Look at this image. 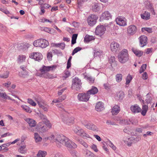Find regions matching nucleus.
Here are the masks:
<instances>
[{
	"instance_id": "1",
	"label": "nucleus",
	"mask_w": 157,
	"mask_h": 157,
	"mask_svg": "<svg viewBox=\"0 0 157 157\" xmlns=\"http://www.w3.org/2000/svg\"><path fill=\"white\" fill-rule=\"evenodd\" d=\"M50 138L51 139L54 140V141L56 142L57 146L59 147H61V144H63L70 148L75 149L77 147V145L74 142L63 135H57L55 136L52 135Z\"/></svg>"
},
{
	"instance_id": "2",
	"label": "nucleus",
	"mask_w": 157,
	"mask_h": 157,
	"mask_svg": "<svg viewBox=\"0 0 157 157\" xmlns=\"http://www.w3.org/2000/svg\"><path fill=\"white\" fill-rule=\"evenodd\" d=\"M52 124L48 120L39 122L35 128L36 131L41 133L44 132L48 130V128H51Z\"/></svg>"
},
{
	"instance_id": "3",
	"label": "nucleus",
	"mask_w": 157,
	"mask_h": 157,
	"mask_svg": "<svg viewBox=\"0 0 157 157\" xmlns=\"http://www.w3.org/2000/svg\"><path fill=\"white\" fill-rule=\"evenodd\" d=\"M118 57L119 61L122 63L126 62L129 59L128 50L124 49L119 54Z\"/></svg>"
},
{
	"instance_id": "4",
	"label": "nucleus",
	"mask_w": 157,
	"mask_h": 157,
	"mask_svg": "<svg viewBox=\"0 0 157 157\" xmlns=\"http://www.w3.org/2000/svg\"><path fill=\"white\" fill-rule=\"evenodd\" d=\"M54 67V66L46 67L44 65L42 68L40 69V71L42 74H44V77L45 78H52V75L49 73H48L47 72L50 70H52Z\"/></svg>"
},
{
	"instance_id": "5",
	"label": "nucleus",
	"mask_w": 157,
	"mask_h": 157,
	"mask_svg": "<svg viewBox=\"0 0 157 157\" xmlns=\"http://www.w3.org/2000/svg\"><path fill=\"white\" fill-rule=\"evenodd\" d=\"M33 44L36 47H40L44 48L49 45V43L45 39H40L35 40L33 43Z\"/></svg>"
},
{
	"instance_id": "6",
	"label": "nucleus",
	"mask_w": 157,
	"mask_h": 157,
	"mask_svg": "<svg viewBox=\"0 0 157 157\" xmlns=\"http://www.w3.org/2000/svg\"><path fill=\"white\" fill-rule=\"evenodd\" d=\"M73 131L77 135L82 137L83 138H90L89 136L85 133L83 129L78 126L73 127Z\"/></svg>"
},
{
	"instance_id": "7",
	"label": "nucleus",
	"mask_w": 157,
	"mask_h": 157,
	"mask_svg": "<svg viewBox=\"0 0 157 157\" xmlns=\"http://www.w3.org/2000/svg\"><path fill=\"white\" fill-rule=\"evenodd\" d=\"M35 100L37 102L39 107L42 108L44 111L47 112L49 108L48 105H47L44 101L41 98L36 96L35 98Z\"/></svg>"
},
{
	"instance_id": "8",
	"label": "nucleus",
	"mask_w": 157,
	"mask_h": 157,
	"mask_svg": "<svg viewBox=\"0 0 157 157\" xmlns=\"http://www.w3.org/2000/svg\"><path fill=\"white\" fill-rule=\"evenodd\" d=\"M61 118L63 121L67 125H70L74 123V118L72 117L63 114L61 115Z\"/></svg>"
},
{
	"instance_id": "9",
	"label": "nucleus",
	"mask_w": 157,
	"mask_h": 157,
	"mask_svg": "<svg viewBox=\"0 0 157 157\" xmlns=\"http://www.w3.org/2000/svg\"><path fill=\"white\" fill-rule=\"evenodd\" d=\"M81 81L78 78L75 77L73 80L72 87L73 89L78 90L81 87Z\"/></svg>"
},
{
	"instance_id": "10",
	"label": "nucleus",
	"mask_w": 157,
	"mask_h": 157,
	"mask_svg": "<svg viewBox=\"0 0 157 157\" xmlns=\"http://www.w3.org/2000/svg\"><path fill=\"white\" fill-rule=\"evenodd\" d=\"M98 18V16L95 15L91 14L89 16L87 20L88 24L90 26L94 25L96 24Z\"/></svg>"
},
{
	"instance_id": "11",
	"label": "nucleus",
	"mask_w": 157,
	"mask_h": 157,
	"mask_svg": "<svg viewBox=\"0 0 157 157\" xmlns=\"http://www.w3.org/2000/svg\"><path fill=\"white\" fill-rule=\"evenodd\" d=\"M117 24L121 26H124L127 25L126 20L122 16H118L116 19Z\"/></svg>"
},
{
	"instance_id": "12",
	"label": "nucleus",
	"mask_w": 157,
	"mask_h": 157,
	"mask_svg": "<svg viewBox=\"0 0 157 157\" xmlns=\"http://www.w3.org/2000/svg\"><path fill=\"white\" fill-rule=\"evenodd\" d=\"M90 98V95L86 93H81L78 95V98L79 101H87Z\"/></svg>"
},
{
	"instance_id": "13",
	"label": "nucleus",
	"mask_w": 157,
	"mask_h": 157,
	"mask_svg": "<svg viewBox=\"0 0 157 157\" xmlns=\"http://www.w3.org/2000/svg\"><path fill=\"white\" fill-rule=\"evenodd\" d=\"M106 29L105 27L103 25H98L97 26L95 30V34L96 35L101 36L105 33Z\"/></svg>"
},
{
	"instance_id": "14",
	"label": "nucleus",
	"mask_w": 157,
	"mask_h": 157,
	"mask_svg": "<svg viewBox=\"0 0 157 157\" xmlns=\"http://www.w3.org/2000/svg\"><path fill=\"white\" fill-rule=\"evenodd\" d=\"M29 57L36 61H39L42 59V56L41 53L39 52H33L30 54Z\"/></svg>"
},
{
	"instance_id": "15",
	"label": "nucleus",
	"mask_w": 157,
	"mask_h": 157,
	"mask_svg": "<svg viewBox=\"0 0 157 157\" xmlns=\"http://www.w3.org/2000/svg\"><path fill=\"white\" fill-rule=\"evenodd\" d=\"M83 124L87 129L93 131H98V128L92 123H88L87 124Z\"/></svg>"
},
{
	"instance_id": "16",
	"label": "nucleus",
	"mask_w": 157,
	"mask_h": 157,
	"mask_svg": "<svg viewBox=\"0 0 157 157\" xmlns=\"http://www.w3.org/2000/svg\"><path fill=\"white\" fill-rule=\"evenodd\" d=\"M136 31L137 28L134 25H132L129 26L127 28L128 33L131 35H132L135 34L136 32Z\"/></svg>"
},
{
	"instance_id": "17",
	"label": "nucleus",
	"mask_w": 157,
	"mask_h": 157,
	"mask_svg": "<svg viewBox=\"0 0 157 157\" xmlns=\"http://www.w3.org/2000/svg\"><path fill=\"white\" fill-rule=\"evenodd\" d=\"M112 16L110 13L108 11H105L103 13L100 18L102 20H109L111 19Z\"/></svg>"
},
{
	"instance_id": "18",
	"label": "nucleus",
	"mask_w": 157,
	"mask_h": 157,
	"mask_svg": "<svg viewBox=\"0 0 157 157\" xmlns=\"http://www.w3.org/2000/svg\"><path fill=\"white\" fill-rule=\"evenodd\" d=\"M131 111L134 113H138L141 111V109L137 105H132L130 107Z\"/></svg>"
},
{
	"instance_id": "19",
	"label": "nucleus",
	"mask_w": 157,
	"mask_h": 157,
	"mask_svg": "<svg viewBox=\"0 0 157 157\" xmlns=\"http://www.w3.org/2000/svg\"><path fill=\"white\" fill-rule=\"evenodd\" d=\"M139 39L141 47H143L146 45L147 40V36L144 35L142 36L139 37Z\"/></svg>"
},
{
	"instance_id": "20",
	"label": "nucleus",
	"mask_w": 157,
	"mask_h": 157,
	"mask_svg": "<svg viewBox=\"0 0 157 157\" xmlns=\"http://www.w3.org/2000/svg\"><path fill=\"white\" fill-rule=\"evenodd\" d=\"M111 50L112 51L116 52L118 50L119 47V44L113 41L110 44Z\"/></svg>"
},
{
	"instance_id": "21",
	"label": "nucleus",
	"mask_w": 157,
	"mask_h": 157,
	"mask_svg": "<svg viewBox=\"0 0 157 157\" xmlns=\"http://www.w3.org/2000/svg\"><path fill=\"white\" fill-rule=\"evenodd\" d=\"M2 90L0 89V100L2 101L3 99H9L13 101H15V100L12 99L10 97L6 95L5 93H2Z\"/></svg>"
},
{
	"instance_id": "22",
	"label": "nucleus",
	"mask_w": 157,
	"mask_h": 157,
	"mask_svg": "<svg viewBox=\"0 0 157 157\" xmlns=\"http://www.w3.org/2000/svg\"><path fill=\"white\" fill-rule=\"evenodd\" d=\"M104 109L103 103L100 101L97 103L95 106V109L97 111H101L104 110Z\"/></svg>"
},
{
	"instance_id": "23",
	"label": "nucleus",
	"mask_w": 157,
	"mask_h": 157,
	"mask_svg": "<svg viewBox=\"0 0 157 157\" xmlns=\"http://www.w3.org/2000/svg\"><path fill=\"white\" fill-rule=\"evenodd\" d=\"M134 139L133 137L130 138H124L123 139V141L128 146H131L133 141Z\"/></svg>"
},
{
	"instance_id": "24",
	"label": "nucleus",
	"mask_w": 157,
	"mask_h": 157,
	"mask_svg": "<svg viewBox=\"0 0 157 157\" xmlns=\"http://www.w3.org/2000/svg\"><path fill=\"white\" fill-rule=\"evenodd\" d=\"M25 121L28 123L30 127H34L36 124V122L33 119L28 118L25 120Z\"/></svg>"
},
{
	"instance_id": "25",
	"label": "nucleus",
	"mask_w": 157,
	"mask_h": 157,
	"mask_svg": "<svg viewBox=\"0 0 157 157\" xmlns=\"http://www.w3.org/2000/svg\"><path fill=\"white\" fill-rule=\"evenodd\" d=\"M120 107L117 105H115L113 108L111 112L113 115H117L120 111Z\"/></svg>"
},
{
	"instance_id": "26",
	"label": "nucleus",
	"mask_w": 157,
	"mask_h": 157,
	"mask_svg": "<svg viewBox=\"0 0 157 157\" xmlns=\"http://www.w3.org/2000/svg\"><path fill=\"white\" fill-rule=\"evenodd\" d=\"M145 5L147 9H149L153 14L155 15V12L154 10L152 7V6L151 3L147 1L145 2Z\"/></svg>"
},
{
	"instance_id": "27",
	"label": "nucleus",
	"mask_w": 157,
	"mask_h": 157,
	"mask_svg": "<svg viewBox=\"0 0 157 157\" xmlns=\"http://www.w3.org/2000/svg\"><path fill=\"white\" fill-rule=\"evenodd\" d=\"M98 92V88L94 86H92L90 90L87 91V94H97Z\"/></svg>"
},
{
	"instance_id": "28",
	"label": "nucleus",
	"mask_w": 157,
	"mask_h": 157,
	"mask_svg": "<svg viewBox=\"0 0 157 157\" xmlns=\"http://www.w3.org/2000/svg\"><path fill=\"white\" fill-rule=\"evenodd\" d=\"M95 38L94 36L86 35L84 38V42L86 43L89 42L90 41L94 40Z\"/></svg>"
},
{
	"instance_id": "29",
	"label": "nucleus",
	"mask_w": 157,
	"mask_h": 157,
	"mask_svg": "<svg viewBox=\"0 0 157 157\" xmlns=\"http://www.w3.org/2000/svg\"><path fill=\"white\" fill-rule=\"evenodd\" d=\"M133 52L138 57H140L143 54V52L142 51L132 48V49Z\"/></svg>"
},
{
	"instance_id": "30",
	"label": "nucleus",
	"mask_w": 157,
	"mask_h": 157,
	"mask_svg": "<svg viewBox=\"0 0 157 157\" xmlns=\"http://www.w3.org/2000/svg\"><path fill=\"white\" fill-rule=\"evenodd\" d=\"M141 18L144 20H147L150 18V13L146 11H145L144 13L141 14Z\"/></svg>"
},
{
	"instance_id": "31",
	"label": "nucleus",
	"mask_w": 157,
	"mask_h": 157,
	"mask_svg": "<svg viewBox=\"0 0 157 157\" xmlns=\"http://www.w3.org/2000/svg\"><path fill=\"white\" fill-rule=\"evenodd\" d=\"M84 153L86 157H95L94 154L87 149L85 150Z\"/></svg>"
},
{
	"instance_id": "32",
	"label": "nucleus",
	"mask_w": 157,
	"mask_h": 157,
	"mask_svg": "<svg viewBox=\"0 0 157 157\" xmlns=\"http://www.w3.org/2000/svg\"><path fill=\"white\" fill-rule=\"evenodd\" d=\"M124 94L122 91L118 92L117 93L116 96L117 98L119 100H121L124 97Z\"/></svg>"
},
{
	"instance_id": "33",
	"label": "nucleus",
	"mask_w": 157,
	"mask_h": 157,
	"mask_svg": "<svg viewBox=\"0 0 157 157\" xmlns=\"http://www.w3.org/2000/svg\"><path fill=\"white\" fill-rule=\"evenodd\" d=\"M18 151L21 154H25L26 153L27 151V149L26 148V146L23 145L21 146L19 148Z\"/></svg>"
},
{
	"instance_id": "34",
	"label": "nucleus",
	"mask_w": 157,
	"mask_h": 157,
	"mask_svg": "<svg viewBox=\"0 0 157 157\" xmlns=\"http://www.w3.org/2000/svg\"><path fill=\"white\" fill-rule=\"evenodd\" d=\"M47 155V152L45 151L40 150L36 155L37 157H44Z\"/></svg>"
},
{
	"instance_id": "35",
	"label": "nucleus",
	"mask_w": 157,
	"mask_h": 157,
	"mask_svg": "<svg viewBox=\"0 0 157 157\" xmlns=\"http://www.w3.org/2000/svg\"><path fill=\"white\" fill-rule=\"evenodd\" d=\"M100 7L98 6V3H94L92 5V10L94 11L97 12L100 10Z\"/></svg>"
},
{
	"instance_id": "36",
	"label": "nucleus",
	"mask_w": 157,
	"mask_h": 157,
	"mask_svg": "<svg viewBox=\"0 0 157 157\" xmlns=\"http://www.w3.org/2000/svg\"><path fill=\"white\" fill-rule=\"evenodd\" d=\"M34 138L36 142L40 141L42 139V138L37 133H35L34 134Z\"/></svg>"
},
{
	"instance_id": "37",
	"label": "nucleus",
	"mask_w": 157,
	"mask_h": 157,
	"mask_svg": "<svg viewBox=\"0 0 157 157\" xmlns=\"http://www.w3.org/2000/svg\"><path fill=\"white\" fill-rule=\"evenodd\" d=\"M70 152L73 157H79V153L75 150H71Z\"/></svg>"
},
{
	"instance_id": "38",
	"label": "nucleus",
	"mask_w": 157,
	"mask_h": 157,
	"mask_svg": "<svg viewBox=\"0 0 157 157\" xmlns=\"http://www.w3.org/2000/svg\"><path fill=\"white\" fill-rule=\"evenodd\" d=\"M122 75L121 74H117L115 76L116 80L118 82H121L122 79Z\"/></svg>"
},
{
	"instance_id": "39",
	"label": "nucleus",
	"mask_w": 157,
	"mask_h": 157,
	"mask_svg": "<svg viewBox=\"0 0 157 157\" xmlns=\"http://www.w3.org/2000/svg\"><path fill=\"white\" fill-rule=\"evenodd\" d=\"M9 74V72L6 71L4 73L0 74V78H6L8 77Z\"/></svg>"
},
{
	"instance_id": "40",
	"label": "nucleus",
	"mask_w": 157,
	"mask_h": 157,
	"mask_svg": "<svg viewBox=\"0 0 157 157\" xmlns=\"http://www.w3.org/2000/svg\"><path fill=\"white\" fill-rule=\"evenodd\" d=\"M21 107L25 111L27 112L30 113L32 112L30 108L26 105H21Z\"/></svg>"
},
{
	"instance_id": "41",
	"label": "nucleus",
	"mask_w": 157,
	"mask_h": 157,
	"mask_svg": "<svg viewBox=\"0 0 157 157\" xmlns=\"http://www.w3.org/2000/svg\"><path fill=\"white\" fill-rule=\"evenodd\" d=\"M84 78L85 79L89 81V82L90 83H93L94 82V79L92 76L86 75L85 76Z\"/></svg>"
},
{
	"instance_id": "42",
	"label": "nucleus",
	"mask_w": 157,
	"mask_h": 157,
	"mask_svg": "<svg viewBox=\"0 0 157 157\" xmlns=\"http://www.w3.org/2000/svg\"><path fill=\"white\" fill-rule=\"evenodd\" d=\"M103 54L102 51L100 50H94V56H99Z\"/></svg>"
},
{
	"instance_id": "43",
	"label": "nucleus",
	"mask_w": 157,
	"mask_h": 157,
	"mask_svg": "<svg viewBox=\"0 0 157 157\" xmlns=\"http://www.w3.org/2000/svg\"><path fill=\"white\" fill-rule=\"evenodd\" d=\"M77 140L79 142V143L82 145L86 148H87L88 147V145L82 139H77Z\"/></svg>"
},
{
	"instance_id": "44",
	"label": "nucleus",
	"mask_w": 157,
	"mask_h": 157,
	"mask_svg": "<svg viewBox=\"0 0 157 157\" xmlns=\"http://www.w3.org/2000/svg\"><path fill=\"white\" fill-rule=\"evenodd\" d=\"M77 34H74L73 35L71 40L72 44H74L76 43V40L77 38Z\"/></svg>"
},
{
	"instance_id": "45",
	"label": "nucleus",
	"mask_w": 157,
	"mask_h": 157,
	"mask_svg": "<svg viewBox=\"0 0 157 157\" xmlns=\"http://www.w3.org/2000/svg\"><path fill=\"white\" fill-rule=\"evenodd\" d=\"M19 75L23 78L26 77L28 75V72L26 71H21L19 73Z\"/></svg>"
},
{
	"instance_id": "46",
	"label": "nucleus",
	"mask_w": 157,
	"mask_h": 157,
	"mask_svg": "<svg viewBox=\"0 0 157 157\" xmlns=\"http://www.w3.org/2000/svg\"><path fill=\"white\" fill-rule=\"evenodd\" d=\"M132 76L130 75H128L126 78V82L125 84H128L132 80Z\"/></svg>"
},
{
	"instance_id": "47",
	"label": "nucleus",
	"mask_w": 157,
	"mask_h": 157,
	"mask_svg": "<svg viewBox=\"0 0 157 157\" xmlns=\"http://www.w3.org/2000/svg\"><path fill=\"white\" fill-rule=\"evenodd\" d=\"M82 48L80 47H77L75 48L73 50L72 55L73 56L75 53L77 52H78L80 51L81 50H82Z\"/></svg>"
},
{
	"instance_id": "48",
	"label": "nucleus",
	"mask_w": 157,
	"mask_h": 157,
	"mask_svg": "<svg viewBox=\"0 0 157 157\" xmlns=\"http://www.w3.org/2000/svg\"><path fill=\"white\" fill-rule=\"evenodd\" d=\"M141 30L143 32H144L146 31L149 33L152 32V29L149 28H142Z\"/></svg>"
},
{
	"instance_id": "49",
	"label": "nucleus",
	"mask_w": 157,
	"mask_h": 157,
	"mask_svg": "<svg viewBox=\"0 0 157 157\" xmlns=\"http://www.w3.org/2000/svg\"><path fill=\"white\" fill-rule=\"evenodd\" d=\"M38 116L43 121H44L46 120H48L47 119L46 117L41 113H40L38 114Z\"/></svg>"
},
{
	"instance_id": "50",
	"label": "nucleus",
	"mask_w": 157,
	"mask_h": 157,
	"mask_svg": "<svg viewBox=\"0 0 157 157\" xmlns=\"http://www.w3.org/2000/svg\"><path fill=\"white\" fill-rule=\"evenodd\" d=\"M70 75V72L68 71H65L64 72V75L62 77L63 79V80L66 79Z\"/></svg>"
},
{
	"instance_id": "51",
	"label": "nucleus",
	"mask_w": 157,
	"mask_h": 157,
	"mask_svg": "<svg viewBox=\"0 0 157 157\" xmlns=\"http://www.w3.org/2000/svg\"><path fill=\"white\" fill-rule=\"evenodd\" d=\"M147 67L146 64H143L141 67L139 72L140 73H141L144 72L146 69Z\"/></svg>"
},
{
	"instance_id": "52",
	"label": "nucleus",
	"mask_w": 157,
	"mask_h": 157,
	"mask_svg": "<svg viewBox=\"0 0 157 157\" xmlns=\"http://www.w3.org/2000/svg\"><path fill=\"white\" fill-rule=\"evenodd\" d=\"M28 102L33 106H35L36 105V103L31 99L28 98Z\"/></svg>"
},
{
	"instance_id": "53",
	"label": "nucleus",
	"mask_w": 157,
	"mask_h": 157,
	"mask_svg": "<svg viewBox=\"0 0 157 157\" xmlns=\"http://www.w3.org/2000/svg\"><path fill=\"white\" fill-rule=\"evenodd\" d=\"M11 82H8L7 83H4L3 84V86L5 87H6L8 89V90H9L10 91V86L11 84Z\"/></svg>"
},
{
	"instance_id": "54",
	"label": "nucleus",
	"mask_w": 157,
	"mask_h": 157,
	"mask_svg": "<svg viewBox=\"0 0 157 157\" xmlns=\"http://www.w3.org/2000/svg\"><path fill=\"white\" fill-rule=\"evenodd\" d=\"M26 59V56L24 55H21L19 56V60L20 62H22L24 61Z\"/></svg>"
},
{
	"instance_id": "55",
	"label": "nucleus",
	"mask_w": 157,
	"mask_h": 157,
	"mask_svg": "<svg viewBox=\"0 0 157 157\" xmlns=\"http://www.w3.org/2000/svg\"><path fill=\"white\" fill-rule=\"evenodd\" d=\"M41 30H44V31L48 33H49V32H50L51 31V29L49 28L44 27L42 28V29H41Z\"/></svg>"
},
{
	"instance_id": "56",
	"label": "nucleus",
	"mask_w": 157,
	"mask_h": 157,
	"mask_svg": "<svg viewBox=\"0 0 157 157\" xmlns=\"http://www.w3.org/2000/svg\"><path fill=\"white\" fill-rule=\"evenodd\" d=\"M7 147L6 146V145L5 144H3L2 145V146H0V151L2 149V150H8V149L7 148Z\"/></svg>"
},
{
	"instance_id": "57",
	"label": "nucleus",
	"mask_w": 157,
	"mask_h": 157,
	"mask_svg": "<svg viewBox=\"0 0 157 157\" xmlns=\"http://www.w3.org/2000/svg\"><path fill=\"white\" fill-rule=\"evenodd\" d=\"M66 98V96L63 95L60 97L59 98V100L60 102H62Z\"/></svg>"
},
{
	"instance_id": "58",
	"label": "nucleus",
	"mask_w": 157,
	"mask_h": 157,
	"mask_svg": "<svg viewBox=\"0 0 157 157\" xmlns=\"http://www.w3.org/2000/svg\"><path fill=\"white\" fill-rule=\"evenodd\" d=\"M91 148L96 152H97L98 151V150L97 149V146L96 145L94 144H93Z\"/></svg>"
},
{
	"instance_id": "59",
	"label": "nucleus",
	"mask_w": 157,
	"mask_h": 157,
	"mask_svg": "<svg viewBox=\"0 0 157 157\" xmlns=\"http://www.w3.org/2000/svg\"><path fill=\"white\" fill-rule=\"evenodd\" d=\"M47 57L49 60H50L52 57V53L51 52H49L47 55Z\"/></svg>"
},
{
	"instance_id": "60",
	"label": "nucleus",
	"mask_w": 157,
	"mask_h": 157,
	"mask_svg": "<svg viewBox=\"0 0 157 157\" xmlns=\"http://www.w3.org/2000/svg\"><path fill=\"white\" fill-rule=\"evenodd\" d=\"M115 61V58L114 56H111L109 60V63H113Z\"/></svg>"
},
{
	"instance_id": "61",
	"label": "nucleus",
	"mask_w": 157,
	"mask_h": 157,
	"mask_svg": "<svg viewBox=\"0 0 157 157\" xmlns=\"http://www.w3.org/2000/svg\"><path fill=\"white\" fill-rule=\"evenodd\" d=\"M106 123L108 125H116L115 123L114 122L112 121H106Z\"/></svg>"
},
{
	"instance_id": "62",
	"label": "nucleus",
	"mask_w": 157,
	"mask_h": 157,
	"mask_svg": "<svg viewBox=\"0 0 157 157\" xmlns=\"http://www.w3.org/2000/svg\"><path fill=\"white\" fill-rule=\"evenodd\" d=\"M103 86L106 89L108 90L109 89V85L108 83L104 84Z\"/></svg>"
},
{
	"instance_id": "63",
	"label": "nucleus",
	"mask_w": 157,
	"mask_h": 157,
	"mask_svg": "<svg viewBox=\"0 0 157 157\" xmlns=\"http://www.w3.org/2000/svg\"><path fill=\"white\" fill-rule=\"evenodd\" d=\"M142 78L144 79H146L147 78V75L146 72H144L143 74Z\"/></svg>"
},
{
	"instance_id": "64",
	"label": "nucleus",
	"mask_w": 157,
	"mask_h": 157,
	"mask_svg": "<svg viewBox=\"0 0 157 157\" xmlns=\"http://www.w3.org/2000/svg\"><path fill=\"white\" fill-rule=\"evenodd\" d=\"M41 6L43 7V8H48L51 7V6L49 4H44L43 5Z\"/></svg>"
}]
</instances>
